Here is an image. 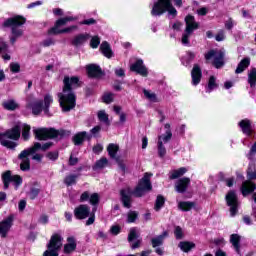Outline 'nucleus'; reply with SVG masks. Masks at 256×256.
Instances as JSON below:
<instances>
[{"mask_svg": "<svg viewBox=\"0 0 256 256\" xmlns=\"http://www.w3.org/2000/svg\"><path fill=\"white\" fill-rule=\"evenodd\" d=\"M63 83L64 86L62 92H59L57 97L62 111L67 113L72 109H75V105H77V96L75 95V92H73V89L81 87V84L79 83V77L77 76H65Z\"/></svg>", "mask_w": 256, "mask_h": 256, "instance_id": "f257e3e1", "label": "nucleus"}, {"mask_svg": "<svg viewBox=\"0 0 256 256\" xmlns=\"http://www.w3.org/2000/svg\"><path fill=\"white\" fill-rule=\"evenodd\" d=\"M151 177H153V174L145 173L134 190L127 187L120 191L121 201L126 209H131V197H143L153 189V185H151Z\"/></svg>", "mask_w": 256, "mask_h": 256, "instance_id": "f03ea898", "label": "nucleus"}, {"mask_svg": "<svg viewBox=\"0 0 256 256\" xmlns=\"http://www.w3.org/2000/svg\"><path fill=\"white\" fill-rule=\"evenodd\" d=\"M53 147V142H46L41 144L39 142L34 143L30 148L24 149L19 155L18 159L20 162L21 171H29L31 169V160L29 159L30 155H34L37 151H47Z\"/></svg>", "mask_w": 256, "mask_h": 256, "instance_id": "7ed1b4c3", "label": "nucleus"}, {"mask_svg": "<svg viewBox=\"0 0 256 256\" xmlns=\"http://www.w3.org/2000/svg\"><path fill=\"white\" fill-rule=\"evenodd\" d=\"M27 23V19L23 16H14L12 18H8L4 22V27H9L11 29L12 36L10 37V43L15 45L16 41L23 37V25Z\"/></svg>", "mask_w": 256, "mask_h": 256, "instance_id": "20e7f679", "label": "nucleus"}, {"mask_svg": "<svg viewBox=\"0 0 256 256\" xmlns=\"http://www.w3.org/2000/svg\"><path fill=\"white\" fill-rule=\"evenodd\" d=\"M247 179L248 180H245L240 187V191L243 197H247L248 195H251V193H253L256 189V184L255 182H253L256 180L255 163L249 164V167L247 169Z\"/></svg>", "mask_w": 256, "mask_h": 256, "instance_id": "39448f33", "label": "nucleus"}, {"mask_svg": "<svg viewBox=\"0 0 256 256\" xmlns=\"http://www.w3.org/2000/svg\"><path fill=\"white\" fill-rule=\"evenodd\" d=\"M168 12L169 15H172L173 17H177V9L173 7V4H171V0H158L154 3L151 15L153 17H161L163 13Z\"/></svg>", "mask_w": 256, "mask_h": 256, "instance_id": "423d86ee", "label": "nucleus"}, {"mask_svg": "<svg viewBox=\"0 0 256 256\" xmlns=\"http://www.w3.org/2000/svg\"><path fill=\"white\" fill-rule=\"evenodd\" d=\"M19 137H21V127L15 126L4 134H0V144L7 149H15L17 143L14 141H17ZM9 139H12V141Z\"/></svg>", "mask_w": 256, "mask_h": 256, "instance_id": "0eeeda50", "label": "nucleus"}, {"mask_svg": "<svg viewBox=\"0 0 256 256\" xmlns=\"http://www.w3.org/2000/svg\"><path fill=\"white\" fill-rule=\"evenodd\" d=\"M165 134L158 136L157 149L158 156L163 159L167 155V148H165V143H169L173 139V132H171V124L166 123L164 125Z\"/></svg>", "mask_w": 256, "mask_h": 256, "instance_id": "6e6552de", "label": "nucleus"}, {"mask_svg": "<svg viewBox=\"0 0 256 256\" xmlns=\"http://www.w3.org/2000/svg\"><path fill=\"white\" fill-rule=\"evenodd\" d=\"M186 28L182 34L181 43L182 45H189V37L193 35V31L199 29V23L195 21V17L188 15L185 18Z\"/></svg>", "mask_w": 256, "mask_h": 256, "instance_id": "1a4fd4ad", "label": "nucleus"}, {"mask_svg": "<svg viewBox=\"0 0 256 256\" xmlns=\"http://www.w3.org/2000/svg\"><path fill=\"white\" fill-rule=\"evenodd\" d=\"M206 61L212 60V65L216 69H221L225 65V52L222 50H210L204 55Z\"/></svg>", "mask_w": 256, "mask_h": 256, "instance_id": "9d476101", "label": "nucleus"}, {"mask_svg": "<svg viewBox=\"0 0 256 256\" xmlns=\"http://www.w3.org/2000/svg\"><path fill=\"white\" fill-rule=\"evenodd\" d=\"M63 247V237L55 234L51 237L48 244V250L43 253V256H59V249Z\"/></svg>", "mask_w": 256, "mask_h": 256, "instance_id": "9b49d317", "label": "nucleus"}, {"mask_svg": "<svg viewBox=\"0 0 256 256\" xmlns=\"http://www.w3.org/2000/svg\"><path fill=\"white\" fill-rule=\"evenodd\" d=\"M34 135L39 141H46V139H55L59 135H63V132H59L54 128H38L34 129Z\"/></svg>", "mask_w": 256, "mask_h": 256, "instance_id": "f8f14e48", "label": "nucleus"}, {"mask_svg": "<svg viewBox=\"0 0 256 256\" xmlns=\"http://www.w3.org/2000/svg\"><path fill=\"white\" fill-rule=\"evenodd\" d=\"M226 203L230 208V215L231 217H235L239 211V197H237V193L233 190L229 191L226 194Z\"/></svg>", "mask_w": 256, "mask_h": 256, "instance_id": "ddd939ff", "label": "nucleus"}, {"mask_svg": "<svg viewBox=\"0 0 256 256\" xmlns=\"http://www.w3.org/2000/svg\"><path fill=\"white\" fill-rule=\"evenodd\" d=\"M2 180L4 183V189H9V183H14L16 189L23 183V179L19 175H11V171H6L2 174Z\"/></svg>", "mask_w": 256, "mask_h": 256, "instance_id": "4468645a", "label": "nucleus"}, {"mask_svg": "<svg viewBox=\"0 0 256 256\" xmlns=\"http://www.w3.org/2000/svg\"><path fill=\"white\" fill-rule=\"evenodd\" d=\"M71 21H77V17L67 16V17L58 19L56 21L54 27H52L50 30H48V34L49 35H59L58 31H61L60 27L67 25Z\"/></svg>", "mask_w": 256, "mask_h": 256, "instance_id": "2eb2a0df", "label": "nucleus"}, {"mask_svg": "<svg viewBox=\"0 0 256 256\" xmlns=\"http://www.w3.org/2000/svg\"><path fill=\"white\" fill-rule=\"evenodd\" d=\"M128 241L129 243H134L131 245V249H139L141 247V243L143 242V239H141V234L139 233V230L137 228H131L130 232L128 234Z\"/></svg>", "mask_w": 256, "mask_h": 256, "instance_id": "dca6fc26", "label": "nucleus"}, {"mask_svg": "<svg viewBox=\"0 0 256 256\" xmlns=\"http://www.w3.org/2000/svg\"><path fill=\"white\" fill-rule=\"evenodd\" d=\"M15 221V215L10 214L7 218L0 222V235L1 237H7V233L13 227V222Z\"/></svg>", "mask_w": 256, "mask_h": 256, "instance_id": "f3484780", "label": "nucleus"}, {"mask_svg": "<svg viewBox=\"0 0 256 256\" xmlns=\"http://www.w3.org/2000/svg\"><path fill=\"white\" fill-rule=\"evenodd\" d=\"M130 71H133L134 73H137L142 77H147L149 75V71L147 70V67H145V64H143V61L141 59L137 60L134 64L130 66Z\"/></svg>", "mask_w": 256, "mask_h": 256, "instance_id": "a211bd4d", "label": "nucleus"}, {"mask_svg": "<svg viewBox=\"0 0 256 256\" xmlns=\"http://www.w3.org/2000/svg\"><path fill=\"white\" fill-rule=\"evenodd\" d=\"M189 185H191V178H180L175 182V191L177 193H186V191L189 189Z\"/></svg>", "mask_w": 256, "mask_h": 256, "instance_id": "6ab92c4d", "label": "nucleus"}, {"mask_svg": "<svg viewBox=\"0 0 256 256\" xmlns=\"http://www.w3.org/2000/svg\"><path fill=\"white\" fill-rule=\"evenodd\" d=\"M91 213V208L85 204H81L74 209V217L76 219H87Z\"/></svg>", "mask_w": 256, "mask_h": 256, "instance_id": "aec40b11", "label": "nucleus"}, {"mask_svg": "<svg viewBox=\"0 0 256 256\" xmlns=\"http://www.w3.org/2000/svg\"><path fill=\"white\" fill-rule=\"evenodd\" d=\"M238 127H240L242 133L247 137H251L253 135V122L251 120L245 118L238 123Z\"/></svg>", "mask_w": 256, "mask_h": 256, "instance_id": "412c9836", "label": "nucleus"}, {"mask_svg": "<svg viewBox=\"0 0 256 256\" xmlns=\"http://www.w3.org/2000/svg\"><path fill=\"white\" fill-rule=\"evenodd\" d=\"M191 77L192 85L197 86L199 83H201V77H203V73L201 72V67H199L197 64L194 65L191 71Z\"/></svg>", "mask_w": 256, "mask_h": 256, "instance_id": "4be33fe9", "label": "nucleus"}, {"mask_svg": "<svg viewBox=\"0 0 256 256\" xmlns=\"http://www.w3.org/2000/svg\"><path fill=\"white\" fill-rule=\"evenodd\" d=\"M28 109H32L33 115H41V111H43V101L41 100H33L27 104Z\"/></svg>", "mask_w": 256, "mask_h": 256, "instance_id": "5701e85b", "label": "nucleus"}, {"mask_svg": "<svg viewBox=\"0 0 256 256\" xmlns=\"http://www.w3.org/2000/svg\"><path fill=\"white\" fill-rule=\"evenodd\" d=\"M90 37L88 33L78 34L72 39V45H74V47H81V45L89 41Z\"/></svg>", "mask_w": 256, "mask_h": 256, "instance_id": "b1692460", "label": "nucleus"}, {"mask_svg": "<svg viewBox=\"0 0 256 256\" xmlns=\"http://www.w3.org/2000/svg\"><path fill=\"white\" fill-rule=\"evenodd\" d=\"M100 51L104 57L107 59H111L114 57L113 50L111 49V45L107 41H103L100 45Z\"/></svg>", "mask_w": 256, "mask_h": 256, "instance_id": "393cba45", "label": "nucleus"}, {"mask_svg": "<svg viewBox=\"0 0 256 256\" xmlns=\"http://www.w3.org/2000/svg\"><path fill=\"white\" fill-rule=\"evenodd\" d=\"M86 70L89 77H101V67L97 64H89L86 66Z\"/></svg>", "mask_w": 256, "mask_h": 256, "instance_id": "a878e982", "label": "nucleus"}, {"mask_svg": "<svg viewBox=\"0 0 256 256\" xmlns=\"http://www.w3.org/2000/svg\"><path fill=\"white\" fill-rule=\"evenodd\" d=\"M215 89H219V82L217 81V77L212 75L208 79V83L206 85V93H213Z\"/></svg>", "mask_w": 256, "mask_h": 256, "instance_id": "bb28decb", "label": "nucleus"}, {"mask_svg": "<svg viewBox=\"0 0 256 256\" xmlns=\"http://www.w3.org/2000/svg\"><path fill=\"white\" fill-rule=\"evenodd\" d=\"M85 139H91V135L87 134V132L82 131L78 132L76 135L73 137V143L74 145H83V142Z\"/></svg>", "mask_w": 256, "mask_h": 256, "instance_id": "cd10ccee", "label": "nucleus"}, {"mask_svg": "<svg viewBox=\"0 0 256 256\" xmlns=\"http://www.w3.org/2000/svg\"><path fill=\"white\" fill-rule=\"evenodd\" d=\"M68 243L64 246V253H73L77 249V242H75V237H68Z\"/></svg>", "mask_w": 256, "mask_h": 256, "instance_id": "c85d7f7f", "label": "nucleus"}, {"mask_svg": "<svg viewBox=\"0 0 256 256\" xmlns=\"http://www.w3.org/2000/svg\"><path fill=\"white\" fill-rule=\"evenodd\" d=\"M2 107L6 111H16V109H19V103L15 99H8L2 103Z\"/></svg>", "mask_w": 256, "mask_h": 256, "instance_id": "c756f323", "label": "nucleus"}, {"mask_svg": "<svg viewBox=\"0 0 256 256\" xmlns=\"http://www.w3.org/2000/svg\"><path fill=\"white\" fill-rule=\"evenodd\" d=\"M230 243L238 254L241 253V236L239 234H232L230 236Z\"/></svg>", "mask_w": 256, "mask_h": 256, "instance_id": "7c9ffc66", "label": "nucleus"}, {"mask_svg": "<svg viewBox=\"0 0 256 256\" xmlns=\"http://www.w3.org/2000/svg\"><path fill=\"white\" fill-rule=\"evenodd\" d=\"M107 152L111 159H115V161L119 159V156H117V153H119V146L117 144H109L107 147Z\"/></svg>", "mask_w": 256, "mask_h": 256, "instance_id": "2f4dec72", "label": "nucleus"}, {"mask_svg": "<svg viewBox=\"0 0 256 256\" xmlns=\"http://www.w3.org/2000/svg\"><path fill=\"white\" fill-rule=\"evenodd\" d=\"M249 65H251V58L247 57V58L242 59L239 62L238 66L235 70V73H237V74L243 73V71H245V69H247V67H249Z\"/></svg>", "mask_w": 256, "mask_h": 256, "instance_id": "473e14b6", "label": "nucleus"}, {"mask_svg": "<svg viewBox=\"0 0 256 256\" xmlns=\"http://www.w3.org/2000/svg\"><path fill=\"white\" fill-rule=\"evenodd\" d=\"M248 84L251 89H256V68H251L248 71Z\"/></svg>", "mask_w": 256, "mask_h": 256, "instance_id": "72a5a7b5", "label": "nucleus"}, {"mask_svg": "<svg viewBox=\"0 0 256 256\" xmlns=\"http://www.w3.org/2000/svg\"><path fill=\"white\" fill-rule=\"evenodd\" d=\"M165 237H167V232H163V234L152 238L151 239L152 247H154V249L157 247H161V245H163V241H165Z\"/></svg>", "mask_w": 256, "mask_h": 256, "instance_id": "f704fd0d", "label": "nucleus"}, {"mask_svg": "<svg viewBox=\"0 0 256 256\" xmlns=\"http://www.w3.org/2000/svg\"><path fill=\"white\" fill-rule=\"evenodd\" d=\"M185 173H187V168L185 167H181L177 170H173L170 172V176L169 179H179V177H183V175H185Z\"/></svg>", "mask_w": 256, "mask_h": 256, "instance_id": "c9c22d12", "label": "nucleus"}, {"mask_svg": "<svg viewBox=\"0 0 256 256\" xmlns=\"http://www.w3.org/2000/svg\"><path fill=\"white\" fill-rule=\"evenodd\" d=\"M51 103H53V96H51V94H46L44 96V107H43V111L45 115H49V107H51Z\"/></svg>", "mask_w": 256, "mask_h": 256, "instance_id": "e433bc0d", "label": "nucleus"}, {"mask_svg": "<svg viewBox=\"0 0 256 256\" xmlns=\"http://www.w3.org/2000/svg\"><path fill=\"white\" fill-rule=\"evenodd\" d=\"M97 117L101 123H105L107 126L111 125V122L109 121V115L107 112H105V110L98 111Z\"/></svg>", "mask_w": 256, "mask_h": 256, "instance_id": "4c0bfd02", "label": "nucleus"}, {"mask_svg": "<svg viewBox=\"0 0 256 256\" xmlns=\"http://www.w3.org/2000/svg\"><path fill=\"white\" fill-rule=\"evenodd\" d=\"M195 207V202H179L178 203V208L181 211H191V209H193Z\"/></svg>", "mask_w": 256, "mask_h": 256, "instance_id": "58836bf2", "label": "nucleus"}, {"mask_svg": "<svg viewBox=\"0 0 256 256\" xmlns=\"http://www.w3.org/2000/svg\"><path fill=\"white\" fill-rule=\"evenodd\" d=\"M179 247L184 253H189L191 249H195V243L193 242H180Z\"/></svg>", "mask_w": 256, "mask_h": 256, "instance_id": "ea45409f", "label": "nucleus"}, {"mask_svg": "<svg viewBox=\"0 0 256 256\" xmlns=\"http://www.w3.org/2000/svg\"><path fill=\"white\" fill-rule=\"evenodd\" d=\"M77 177L78 176L75 174L66 176L64 179L65 185H67L68 187H71V185H75V183H77Z\"/></svg>", "mask_w": 256, "mask_h": 256, "instance_id": "a19ab883", "label": "nucleus"}, {"mask_svg": "<svg viewBox=\"0 0 256 256\" xmlns=\"http://www.w3.org/2000/svg\"><path fill=\"white\" fill-rule=\"evenodd\" d=\"M163 205H165V198L161 195H158L154 206L155 211H161Z\"/></svg>", "mask_w": 256, "mask_h": 256, "instance_id": "79ce46f5", "label": "nucleus"}, {"mask_svg": "<svg viewBox=\"0 0 256 256\" xmlns=\"http://www.w3.org/2000/svg\"><path fill=\"white\" fill-rule=\"evenodd\" d=\"M144 97L148 99L149 101H153L154 103L157 102V95L147 89L143 90Z\"/></svg>", "mask_w": 256, "mask_h": 256, "instance_id": "37998d69", "label": "nucleus"}, {"mask_svg": "<svg viewBox=\"0 0 256 256\" xmlns=\"http://www.w3.org/2000/svg\"><path fill=\"white\" fill-rule=\"evenodd\" d=\"M30 131H31V126H29L27 124L22 125V137L25 141H27V139H29Z\"/></svg>", "mask_w": 256, "mask_h": 256, "instance_id": "c03bdc74", "label": "nucleus"}, {"mask_svg": "<svg viewBox=\"0 0 256 256\" xmlns=\"http://www.w3.org/2000/svg\"><path fill=\"white\" fill-rule=\"evenodd\" d=\"M101 45V38L99 36H93L90 40V47L92 49H97Z\"/></svg>", "mask_w": 256, "mask_h": 256, "instance_id": "a18cd8bd", "label": "nucleus"}, {"mask_svg": "<svg viewBox=\"0 0 256 256\" xmlns=\"http://www.w3.org/2000/svg\"><path fill=\"white\" fill-rule=\"evenodd\" d=\"M108 163L109 161L107 160V158H101L96 162L94 169H103V167H107Z\"/></svg>", "mask_w": 256, "mask_h": 256, "instance_id": "49530a36", "label": "nucleus"}, {"mask_svg": "<svg viewBox=\"0 0 256 256\" xmlns=\"http://www.w3.org/2000/svg\"><path fill=\"white\" fill-rule=\"evenodd\" d=\"M138 214L135 211L128 212L127 223H135L137 221Z\"/></svg>", "mask_w": 256, "mask_h": 256, "instance_id": "de8ad7c7", "label": "nucleus"}, {"mask_svg": "<svg viewBox=\"0 0 256 256\" xmlns=\"http://www.w3.org/2000/svg\"><path fill=\"white\" fill-rule=\"evenodd\" d=\"M100 196L98 193H93L89 198L90 205H99Z\"/></svg>", "mask_w": 256, "mask_h": 256, "instance_id": "09e8293b", "label": "nucleus"}, {"mask_svg": "<svg viewBox=\"0 0 256 256\" xmlns=\"http://www.w3.org/2000/svg\"><path fill=\"white\" fill-rule=\"evenodd\" d=\"M78 29H79V27H77V25H72L67 28L61 29V31H58V33H59V35H61L63 33H73V31H77Z\"/></svg>", "mask_w": 256, "mask_h": 256, "instance_id": "8fccbe9b", "label": "nucleus"}, {"mask_svg": "<svg viewBox=\"0 0 256 256\" xmlns=\"http://www.w3.org/2000/svg\"><path fill=\"white\" fill-rule=\"evenodd\" d=\"M113 99H114L113 93L107 92V93H105V94L103 95V102H104V103H107V104L113 103Z\"/></svg>", "mask_w": 256, "mask_h": 256, "instance_id": "3c124183", "label": "nucleus"}, {"mask_svg": "<svg viewBox=\"0 0 256 256\" xmlns=\"http://www.w3.org/2000/svg\"><path fill=\"white\" fill-rule=\"evenodd\" d=\"M114 73L116 75V77H120L121 79H123L125 77V69L118 67L114 69Z\"/></svg>", "mask_w": 256, "mask_h": 256, "instance_id": "603ef678", "label": "nucleus"}, {"mask_svg": "<svg viewBox=\"0 0 256 256\" xmlns=\"http://www.w3.org/2000/svg\"><path fill=\"white\" fill-rule=\"evenodd\" d=\"M46 157L50 159V161H57V159H59V152H48Z\"/></svg>", "mask_w": 256, "mask_h": 256, "instance_id": "864d4df0", "label": "nucleus"}, {"mask_svg": "<svg viewBox=\"0 0 256 256\" xmlns=\"http://www.w3.org/2000/svg\"><path fill=\"white\" fill-rule=\"evenodd\" d=\"M10 70L12 73H19L21 71V65L19 63H11Z\"/></svg>", "mask_w": 256, "mask_h": 256, "instance_id": "5fc2aeb1", "label": "nucleus"}, {"mask_svg": "<svg viewBox=\"0 0 256 256\" xmlns=\"http://www.w3.org/2000/svg\"><path fill=\"white\" fill-rule=\"evenodd\" d=\"M174 235L176 239H183V230L181 229V227L177 226L175 228Z\"/></svg>", "mask_w": 256, "mask_h": 256, "instance_id": "6e6d98bb", "label": "nucleus"}, {"mask_svg": "<svg viewBox=\"0 0 256 256\" xmlns=\"http://www.w3.org/2000/svg\"><path fill=\"white\" fill-rule=\"evenodd\" d=\"M90 197H91V195L89 194L88 191L83 192L80 196V203H83L85 201H89Z\"/></svg>", "mask_w": 256, "mask_h": 256, "instance_id": "4d7b16f0", "label": "nucleus"}, {"mask_svg": "<svg viewBox=\"0 0 256 256\" xmlns=\"http://www.w3.org/2000/svg\"><path fill=\"white\" fill-rule=\"evenodd\" d=\"M95 23H97V20H95V18H89L80 22V25H95Z\"/></svg>", "mask_w": 256, "mask_h": 256, "instance_id": "13d9d810", "label": "nucleus"}, {"mask_svg": "<svg viewBox=\"0 0 256 256\" xmlns=\"http://www.w3.org/2000/svg\"><path fill=\"white\" fill-rule=\"evenodd\" d=\"M43 47H51V45H55V40L48 38L42 42Z\"/></svg>", "mask_w": 256, "mask_h": 256, "instance_id": "bf43d9fd", "label": "nucleus"}, {"mask_svg": "<svg viewBox=\"0 0 256 256\" xmlns=\"http://www.w3.org/2000/svg\"><path fill=\"white\" fill-rule=\"evenodd\" d=\"M38 223H41L42 225H47V223H49V216L47 215H41Z\"/></svg>", "mask_w": 256, "mask_h": 256, "instance_id": "052dcab7", "label": "nucleus"}, {"mask_svg": "<svg viewBox=\"0 0 256 256\" xmlns=\"http://www.w3.org/2000/svg\"><path fill=\"white\" fill-rule=\"evenodd\" d=\"M37 195H39V189L32 188L29 193L30 199H35Z\"/></svg>", "mask_w": 256, "mask_h": 256, "instance_id": "680f3d73", "label": "nucleus"}, {"mask_svg": "<svg viewBox=\"0 0 256 256\" xmlns=\"http://www.w3.org/2000/svg\"><path fill=\"white\" fill-rule=\"evenodd\" d=\"M93 153L99 154L101 151H103V145L97 144L93 147Z\"/></svg>", "mask_w": 256, "mask_h": 256, "instance_id": "e2e57ef3", "label": "nucleus"}, {"mask_svg": "<svg viewBox=\"0 0 256 256\" xmlns=\"http://www.w3.org/2000/svg\"><path fill=\"white\" fill-rule=\"evenodd\" d=\"M27 207V201L21 200L18 204L19 211H25V208Z\"/></svg>", "mask_w": 256, "mask_h": 256, "instance_id": "0e129e2a", "label": "nucleus"}, {"mask_svg": "<svg viewBox=\"0 0 256 256\" xmlns=\"http://www.w3.org/2000/svg\"><path fill=\"white\" fill-rule=\"evenodd\" d=\"M32 159L34 161H38V163H41L42 159H43V155L42 154H37V152H35L34 154H32Z\"/></svg>", "mask_w": 256, "mask_h": 256, "instance_id": "69168bd1", "label": "nucleus"}, {"mask_svg": "<svg viewBox=\"0 0 256 256\" xmlns=\"http://www.w3.org/2000/svg\"><path fill=\"white\" fill-rule=\"evenodd\" d=\"M77 163H79V158L70 156L69 165L73 166V165H77Z\"/></svg>", "mask_w": 256, "mask_h": 256, "instance_id": "338daca9", "label": "nucleus"}, {"mask_svg": "<svg viewBox=\"0 0 256 256\" xmlns=\"http://www.w3.org/2000/svg\"><path fill=\"white\" fill-rule=\"evenodd\" d=\"M100 131H101V126L98 125V126H95L94 128H92V129L90 130V133H92V135H97V134L100 133Z\"/></svg>", "mask_w": 256, "mask_h": 256, "instance_id": "774afa93", "label": "nucleus"}]
</instances>
